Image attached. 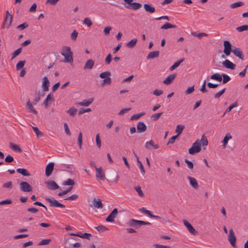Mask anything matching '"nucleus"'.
<instances>
[{
  "label": "nucleus",
  "instance_id": "nucleus-56",
  "mask_svg": "<svg viewBox=\"0 0 248 248\" xmlns=\"http://www.w3.org/2000/svg\"><path fill=\"white\" fill-rule=\"evenodd\" d=\"M78 35V32L76 30H74L71 34V38L72 40H76Z\"/></svg>",
  "mask_w": 248,
  "mask_h": 248
},
{
  "label": "nucleus",
  "instance_id": "nucleus-19",
  "mask_svg": "<svg viewBox=\"0 0 248 248\" xmlns=\"http://www.w3.org/2000/svg\"><path fill=\"white\" fill-rule=\"evenodd\" d=\"M176 74L174 73L168 76L163 81V83L166 85L170 84L176 77Z\"/></svg>",
  "mask_w": 248,
  "mask_h": 248
},
{
  "label": "nucleus",
  "instance_id": "nucleus-21",
  "mask_svg": "<svg viewBox=\"0 0 248 248\" xmlns=\"http://www.w3.org/2000/svg\"><path fill=\"white\" fill-rule=\"evenodd\" d=\"M26 108V109L30 112H31L35 114H38L37 111L32 106V104L31 103L30 100H29L27 102Z\"/></svg>",
  "mask_w": 248,
  "mask_h": 248
},
{
  "label": "nucleus",
  "instance_id": "nucleus-23",
  "mask_svg": "<svg viewBox=\"0 0 248 248\" xmlns=\"http://www.w3.org/2000/svg\"><path fill=\"white\" fill-rule=\"evenodd\" d=\"M94 64V62L92 59L88 60L85 63L84 66V69H92Z\"/></svg>",
  "mask_w": 248,
  "mask_h": 248
},
{
  "label": "nucleus",
  "instance_id": "nucleus-1",
  "mask_svg": "<svg viewBox=\"0 0 248 248\" xmlns=\"http://www.w3.org/2000/svg\"><path fill=\"white\" fill-rule=\"evenodd\" d=\"M223 45L224 47L223 52L226 56L230 55L231 52H232L235 56L238 57L240 59L242 60L244 59L243 52L239 48L232 46L231 43L228 41H224Z\"/></svg>",
  "mask_w": 248,
  "mask_h": 248
},
{
  "label": "nucleus",
  "instance_id": "nucleus-34",
  "mask_svg": "<svg viewBox=\"0 0 248 248\" xmlns=\"http://www.w3.org/2000/svg\"><path fill=\"white\" fill-rule=\"evenodd\" d=\"M210 78L218 81H221L222 80V75H220L219 74H214L211 76Z\"/></svg>",
  "mask_w": 248,
  "mask_h": 248
},
{
  "label": "nucleus",
  "instance_id": "nucleus-39",
  "mask_svg": "<svg viewBox=\"0 0 248 248\" xmlns=\"http://www.w3.org/2000/svg\"><path fill=\"white\" fill-rule=\"evenodd\" d=\"M110 75H111V74H110V72L107 71V72H104L101 73L100 74L99 77L101 78L105 79V78H109Z\"/></svg>",
  "mask_w": 248,
  "mask_h": 248
},
{
  "label": "nucleus",
  "instance_id": "nucleus-38",
  "mask_svg": "<svg viewBox=\"0 0 248 248\" xmlns=\"http://www.w3.org/2000/svg\"><path fill=\"white\" fill-rule=\"evenodd\" d=\"M244 5V3L242 1L236 2L232 3L230 5V7L232 9H234L238 7H240Z\"/></svg>",
  "mask_w": 248,
  "mask_h": 248
},
{
  "label": "nucleus",
  "instance_id": "nucleus-2",
  "mask_svg": "<svg viewBox=\"0 0 248 248\" xmlns=\"http://www.w3.org/2000/svg\"><path fill=\"white\" fill-rule=\"evenodd\" d=\"M61 54L64 57V62H70L73 61V52L71 50L70 47L63 46L62 48Z\"/></svg>",
  "mask_w": 248,
  "mask_h": 248
},
{
  "label": "nucleus",
  "instance_id": "nucleus-51",
  "mask_svg": "<svg viewBox=\"0 0 248 248\" xmlns=\"http://www.w3.org/2000/svg\"><path fill=\"white\" fill-rule=\"evenodd\" d=\"M154 144V141L151 140L145 143V147L148 149H151V147H153Z\"/></svg>",
  "mask_w": 248,
  "mask_h": 248
},
{
  "label": "nucleus",
  "instance_id": "nucleus-6",
  "mask_svg": "<svg viewBox=\"0 0 248 248\" xmlns=\"http://www.w3.org/2000/svg\"><path fill=\"white\" fill-rule=\"evenodd\" d=\"M45 200L49 203L50 206L52 207H60L62 208L65 207L64 204L60 203L57 200L53 198L46 197Z\"/></svg>",
  "mask_w": 248,
  "mask_h": 248
},
{
  "label": "nucleus",
  "instance_id": "nucleus-9",
  "mask_svg": "<svg viewBox=\"0 0 248 248\" xmlns=\"http://www.w3.org/2000/svg\"><path fill=\"white\" fill-rule=\"evenodd\" d=\"M90 206L91 207H94L95 208H102L103 207V204L102 202V201L99 199H94L92 201V203L90 204Z\"/></svg>",
  "mask_w": 248,
  "mask_h": 248
},
{
  "label": "nucleus",
  "instance_id": "nucleus-42",
  "mask_svg": "<svg viewBox=\"0 0 248 248\" xmlns=\"http://www.w3.org/2000/svg\"><path fill=\"white\" fill-rule=\"evenodd\" d=\"M201 141V144L202 146H206L208 145V140H207L206 137L204 135H203L202 136Z\"/></svg>",
  "mask_w": 248,
  "mask_h": 248
},
{
  "label": "nucleus",
  "instance_id": "nucleus-57",
  "mask_svg": "<svg viewBox=\"0 0 248 248\" xmlns=\"http://www.w3.org/2000/svg\"><path fill=\"white\" fill-rule=\"evenodd\" d=\"M225 90L226 89L224 88L219 92L215 94L214 97L215 98H219L225 93Z\"/></svg>",
  "mask_w": 248,
  "mask_h": 248
},
{
  "label": "nucleus",
  "instance_id": "nucleus-48",
  "mask_svg": "<svg viewBox=\"0 0 248 248\" xmlns=\"http://www.w3.org/2000/svg\"><path fill=\"white\" fill-rule=\"evenodd\" d=\"M72 188H73L72 186L69 187L66 190H64L63 191H62V192H59L58 195L59 196H63L64 195H66L68 193L70 192L71 190L72 189Z\"/></svg>",
  "mask_w": 248,
  "mask_h": 248
},
{
  "label": "nucleus",
  "instance_id": "nucleus-10",
  "mask_svg": "<svg viewBox=\"0 0 248 248\" xmlns=\"http://www.w3.org/2000/svg\"><path fill=\"white\" fill-rule=\"evenodd\" d=\"M96 170V177L97 179L101 180H104L105 179V174L104 171H103L102 168H95Z\"/></svg>",
  "mask_w": 248,
  "mask_h": 248
},
{
  "label": "nucleus",
  "instance_id": "nucleus-12",
  "mask_svg": "<svg viewBox=\"0 0 248 248\" xmlns=\"http://www.w3.org/2000/svg\"><path fill=\"white\" fill-rule=\"evenodd\" d=\"M46 186L48 189L55 190L59 188V186L53 181H47L45 182Z\"/></svg>",
  "mask_w": 248,
  "mask_h": 248
},
{
  "label": "nucleus",
  "instance_id": "nucleus-22",
  "mask_svg": "<svg viewBox=\"0 0 248 248\" xmlns=\"http://www.w3.org/2000/svg\"><path fill=\"white\" fill-rule=\"evenodd\" d=\"M69 234L71 236H76L82 238H86L88 240L90 239V237L92 235L91 234L87 232H84V233L82 234V235H79V234L78 233H70Z\"/></svg>",
  "mask_w": 248,
  "mask_h": 248
},
{
  "label": "nucleus",
  "instance_id": "nucleus-60",
  "mask_svg": "<svg viewBox=\"0 0 248 248\" xmlns=\"http://www.w3.org/2000/svg\"><path fill=\"white\" fill-rule=\"evenodd\" d=\"M163 93L162 90H160L158 89H155L153 92V94L155 96H160Z\"/></svg>",
  "mask_w": 248,
  "mask_h": 248
},
{
  "label": "nucleus",
  "instance_id": "nucleus-63",
  "mask_svg": "<svg viewBox=\"0 0 248 248\" xmlns=\"http://www.w3.org/2000/svg\"><path fill=\"white\" fill-rule=\"evenodd\" d=\"M12 203V201L10 199H7L5 200L2 201L0 202V205H5V204H10Z\"/></svg>",
  "mask_w": 248,
  "mask_h": 248
},
{
  "label": "nucleus",
  "instance_id": "nucleus-11",
  "mask_svg": "<svg viewBox=\"0 0 248 248\" xmlns=\"http://www.w3.org/2000/svg\"><path fill=\"white\" fill-rule=\"evenodd\" d=\"M117 214L118 209L117 208L114 209L106 218V221L108 222L114 221V218L116 217Z\"/></svg>",
  "mask_w": 248,
  "mask_h": 248
},
{
  "label": "nucleus",
  "instance_id": "nucleus-18",
  "mask_svg": "<svg viewBox=\"0 0 248 248\" xmlns=\"http://www.w3.org/2000/svg\"><path fill=\"white\" fill-rule=\"evenodd\" d=\"M223 66L228 69L233 70L235 69L236 65L235 64L231 62L228 60H225L222 63Z\"/></svg>",
  "mask_w": 248,
  "mask_h": 248
},
{
  "label": "nucleus",
  "instance_id": "nucleus-41",
  "mask_svg": "<svg viewBox=\"0 0 248 248\" xmlns=\"http://www.w3.org/2000/svg\"><path fill=\"white\" fill-rule=\"evenodd\" d=\"M136 156L137 159V163L139 164V166L140 170L142 174H144L145 172V171L144 168L143 167V166L141 162L139 160V158L138 156H137V155H136Z\"/></svg>",
  "mask_w": 248,
  "mask_h": 248
},
{
  "label": "nucleus",
  "instance_id": "nucleus-24",
  "mask_svg": "<svg viewBox=\"0 0 248 248\" xmlns=\"http://www.w3.org/2000/svg\"><path fill=\"white\" fill-rule=\"evenodd\" d=\"M144 8L146 12L151 14L154 13L155 10V8L151 4H144Z\"/></svg>",
  "mask_w": 248,
  "mask_h": 248
},
{
  "label": "nucleus",
  "instance_id": "nucleus-13",
  "mask_svg": "<svg viewBox=\"0 0 248 248\" xmlns=\"http://www.w3.org/2000/svg\"><path fill=\"white\" fill-rule=\"evenodd\" d=\"M183 222L184 225L187 228L189 232L193 235H197L198 232L196 231V230L193 227V226L189 223L187 220H184Z\"/></svg>",
  "mask_w": 248,
  "mask_h": 248
},
{
  "label": "nucleus",
  "instance_id": "nucleus-33",
  "mask_svg": "<svg viewBox=\"0 0 248 248\" xmlns=\"http://www.w3.org/2000/svg\"><path fill=\"white\" fill-rule=\"evenodd\" d=\"M137 41V38L133 39L127 43L126 46L129 48H133L136 46Z\"/></svg>",
  "mask_w": 248,
  "mask_h": 248
},
{
  "label": "nucleus",
  "instance_id": "nucleus-28",
  "mask_svg": "<svg viewBox=\"0 0 248 248\" xmlns=\"http://www.w3.org/2000/svg\"><path fill=\"white\" fill-rule=\"evenodd\" d=\"M10 147L14 151L21 153L22 152V149L19 145L10 142L9 143Z\"/></svg>",
  "mask_w": 248,
  "mask_h": 248
},
{
  "label": "nucleus",
  "instance_id": "nucleus-3",
  "mask_svg": "<svg viewBox=\"0 0 248 248\" xmlns=\"http://www.w3.org/2000/svg\"><path fill=\"white\" fill-rule=\"evenodd\" d=\"M151 223L144 221L136 220L135 219H130L126 223V225L129 227H132L135 229H138L140 226L150 225Z\"/></svg>",
  "mask_w": 248,
  "mask_h": 248
},
{
  "label": "nucleus",
  "instance_id": "nucleus-64",
  "mask_svg": "<svg viewBox=\"0 0 248 248\" xmlns=\"http://www.w3.org/2000/svg\"><path fill=\"white\" fill-rule=\"evenodd\" d=\"M64 130H65V132L66 135H67L68 136H70L71 134L70 131L69 129L68 126L67 124V123H66L64 124Z\"/></svg>",
  "mask_w": 248,
  "mask_h": 248
},
{
  "label": "nucleus",
  "instance_id": "nucleus-50",
  "mask_svg": "<svg viewBox=\"0 0 248 248\" xmlns=\"http://www.w3.org/2000/svg\"><path fill=\"white\" fill-rule=\"evenodd\" d=\"M22 51V47H20L15 50L12 54V59H14Z\"/></svg>",
  "mask_w": 248,
  "mask_h": 248
},
{
  "label": "nucleus",
  "instance_id": "nucleus-53",
  "mask_svg": "<svg viewBox=\"0 0 248 248\" xmlns=\"http://www.w3.org/2000/svg\"><path fill=\"white\" fill-rule=\"evenodd\" d=\"M112 61V56L110 53H109L105 58V62L107 64H109Z\"/></svg>",
  "mask_w": 248,
  "mask_h": 248
},
{
  "label": "nucleus",
  "instance_id": "nucleus-47",
  "mask_svg": "<svg viewBox=\"0 0 248 248\" xmlns=\"http://www.w3.org/2000/svg\"><path fill=\"white\" fill-rule=\"evenodd\" d=\"M62 184L64 186H73L75 184V182L71 179H68L64 181Z\"/></svg>",
  "mask_w": 248,
  "mask_h": 248
},
{
  "label": "nucleus",
  "instance_id": "nucleus-58",
  "mask_svg": "<svg viewBox=\"0 0 248 248\" xmlns=\"http://www.w3.org/2000/svg\"><path fill=\"white\" fill-rule=\"evenodd\" d=\"M185 163L187 165V167L190 169H193L194 167V165L193 163L190 161H189L187 159H185Z\"/></svg>",
  "mask_w": 248,
  "mask_h": 248
},
{
  "label": "nucleus",
  "instance_id": "nucleus-62",
  "mask_svg": "<svg viewBox=\"0 0 248 248\" xmlns=\"http://www.w3.org/2000/svg\"><path fill=\"white\" fill-rule=\"evenodd\" d=\"M194 91V86L188 87L185 92L186 94H189L192 93Z\"/></svg>",
  "mask_w": 248,
  "mask_h": 248
},
{
  "label": "nucleus",
  "instance_id": "nucleus-4",
  "mask_svg": "<svg viewBox=\"0 0 248 248\" xmlns=\"http://www.w3.org/2000/svg\"><path fill=\"white\" fill-rule=\"evenodd\" d=\"M201 150V144L199 140L194 142L192 147L188 149V153L190 155H194L195 153H199Z\"/></svg>",
  "mask_w": 248,
  "mask_h": 248
},
{
  "label": "nucleus",
  "instance_id": "nucleus-44",
  "mask_svg": "<svg viewBox=\"0 0 248 248\" xmlns=\"http://www.w3.org/2000/svg\"><path fill=\"white\" fill-rule=\"evenodd\" d=\"M136 191L138 193L140 197H143L144 196V194L143 193L141 189V187L140 186H137L134 187Z\"/></svg>",
  "mask_w": 248,
  "mask_h": 248
},
{
  "label": "nucleus",
  "instance_id": "nucleus-27",
  "mask_svg": "<svg viewBox=\"0 0 248 248\" xmlns=\"http://www.w3.org/2000/svg\"><path fill=\"white\" fill-rule=\"evenodd\" d=\"M159 51H157V50L150 52L148 54V55L147 57V59H154L155 58L158 57L159 56Z\"/></svg>",
  "mask_w": 248,
  "mask_h": 248
},
{
  "label": "nucleus",
  "instance_id": "nucleus-45",
  "mask_svg": "<svg viewBox=\"0 0 248 248\" xmlns=\"http://www.w3.org/2000/svg\"><path fill=\"white\" fill-rule=\"evenodd\" d=\"M95 228L100 232H103L108 230V228L103 225H99L97 227H95Z\"/></svg>",
  "mask_w": 248,
  "mask_h": 248
},
{
  "label": "nucleus",
  "instance_id": "nucleus-25",
  "mask_svg": "<svg viewBox=\"0 0 248 248\" xmlns=\"http://www.w3.org/2000/svg\"><path fill=\"white\" fill-rule=\"evenodd\" d=\"M187 179L189 181V183L191 185V186L194 188H197L198 187V184L196 180V179L192 177L191 176H188Z\"/></svg>",
  "mask_w": 248,
  "mask_h": 248
},
{
  "label": "nucleus",
  "instance_id": "nucleus-30",
  "mask_svg": "<svg viewBox=\"0 0 248 248\" xmlns=\"http://www.w3.org/2000/svg\"><path fill=\"white\" fill-rule=\"evenodd\" d=\"M177 28V26L175 25L171 24L170 23H166L163 25H162L160 29L162 30H167L170 28Z\"/></svg>",
  "mask_w": 248,
  "mask_h": 248
},
{
  "label": "nucleus",
  "instance_id": "nucleus-61",
  "mask_svg": "<svg viewBox=\"0 0 248 248\" xmlns=\"http://www.w3.org/2000/svg\"><path fill=\"white\" fill-rule=\"evenodd\" d=\"M50 239H43L39 244L38 245H48L50 242Z\"/></svg>",
  "mask_w": 248,
  "mask_h": 248
},
{
  "label": "nucleus",
  "instance_id": "nucleus-7",
  "mask_svg": "<svg viewBox=\"0 0 248 248\" xmlns=\"http://www.w3.org/2000/svg\"><path fill=\"white\" fill-rule=\"evenodd\" d=\"M228 240L230 242L233 248L236 247V238L232 229L229 230V233L228 236Z\"/></svg>",
  "mask_w": 248,
  "mask_h": 248
},
{
  "label": "nucleus",
  "instance_id": "nucleus-14",
  "mask_svg": "<svg viewBox=\"0 0 248 248\" xmlns=\"http://www.w3.org/2000/svg\"><path fill=\"white\" fill-rule=\"evenodd\" d=\"M54 163L50 162L48 163L46 168V175L47 177L49 176L51 174L54 169Z\"/></svg>",
  "mask_w": 248,
  "mask_h": 248
},
{
  "label": "nucleus",
  "instance_id": "nucleus-8",
  "mask_svg": "<svg viewBox=\"0 0 248 248\" xmlns=\"http://www.w3.org/2000/svg\"><path fill=\"white\" fill-rule=\"evenodd\" d=\"M19 187L23 192H29L32 190L31 186L27 182H21L19 184Z\"/></svg>",
  "mask_w": 248,
  "mask_h": 248
},
{
  "label": "nucleus",
  "instance_id": "nucleus-54",
  "mask_svg": "<svg viewBox=\"0 0 248 248\" xmlns=\"http://www.w3.org/2000/svg\"><path fill=\"white\" fill-rule=\"evenodd\" d=\"M83 24H86L88 27H90L92 25L93 23L89 17H86L83 20Z\"/></svg>",
  "mask_w": 248,
  "mask_h": 248
},
{
  "label": "nucleus",
  "instance_id": "nucleus-26",
  "mask_svg": "<svg viewBox=\"0 0 248 248\" xmlns=\"http://www.w3.org/2000/svg\"><path fill=\"white\" fill-rule=\"evenodd\" d=\"M16 171L24 176H30L31 175L28 170L25 169L18 168L16 170Z\"/></svg>",
  "mask_w": 248,
  "mask_h": 248
},
{
  "label": "nucleus",
  "instance_id": "nucleus-20",
  "mask_svg": "<svg viewBox=\"0 0 248 248\" xmlns=\"http://www.w3.org/2000/svg\"><path fill=\"white\" fill-rule=\"evenodd\" d=\"M93 101V98H91L89 99H84L83 101L78 102L77 103V105L80 106H85L87 107L89 106L91 104H92Z\"/></svg>",
  "mask_w": 248,
  "mask_h": 248
},
{
  "label": "nucleus",
  "instance_id": "nucleus-17",
  "mask_svg": "<svg viewBox=\"0 0 248 248\" xmlns=\"http://www.w3.org/2000/svg\"><path fill=\"white\" fill-rule=\"evenodd\" d=\"M49 81L46 77H44L43 78V83L42 87L44 92H47L49 90Z\"/></svg>",
  "mask_w": 248,
  "mask_h": 248
},
{
  "label": "nucleus",
  "instance_id": "nucleus-43",
  "mask_svg": "<svg viewBox=\"0 0 248 248\" xmlns=\"http://www.w3.org/2000/svg\"><path fill=\"white\" fill-rule=\"evenodd\" d=\"M162 114H163V112H159V113L154 114L151 116V118L152 120H153L154 121H156L158 119H159V118H160V117L161 116V115Z\"/></svg>",
  "mask_w": 248,
  "mask_h": 248
},
{
  "label": "nucleus",
  "instance_id": "nucleus-46",
  "mask_svg": "<svg viewBox=\"0 0 248 248\" xmlns=\"http://www.w3.org/2000/svg\"><path fill=\"white\" fill-rule=\"evenodd\" d=\"M236 30L239 32L248 30V25H245L236 28Z\"/></svg>",
  "mask_w": 248,
  "mask_h": 248
},
{
  "label": "nucleus",
  "instance_id": "nucleus-49",
  "mask_svg": "<svg viewBox=\"0 0 248 248\" xmlns=\"http://www.w3.org/2000/svg\"><path fill=\"white\" fill-rule=\"evenodd\" d=\"M223 77V84H225L231 80L230 77L226 74H222Z\"/></svg>",
  "mask_w": 248,
  "mask_h": 248
},
{
  "label": "nucleus",
  "instance_id": "nucleus-35",
  "mask_svg": "<svg viewBox=\"0 0 248 248\" xmlns=\"http://www.w3.org/2000/svg\"><path fill=\"white\" fill-rule=\"evenodd\" d=\"M32 128L35 133L37 138H40L43 136V133L39 130L37 127L32 126Z\"/></svg>",
  "mask_w": 248,
  "mask_h": 248
},
{
  "label": "nucleus",
  "instance_id": "nucleus-32",
  "mask_svg": "<svg viewBox=\"0 0 248 248\" xmlns=\"http://www.w3.org/2000/svg\"><path fill=\"white\" fill-rule=\"evenodd\" d=\"M185 128V126L182 124H178L176 126V128L175 129V132L177 133L178 136L182 134L183 130Z\"/></svg>",
  "mask_w": 248,
  "mask_h": 248
},
{
  "label": "nucleus",
  "instance_id": "nucleus-37",
  "mask_svg": "<svg viewBox=\"0 0 248 248\" xmlns=\"http://www.w3.org/2000/svg\"><path fill=\"white\" fill-rule=\"evenodd\" d=\"M145 114V112H141L140 113H139V114H134L131 117L130 120L131 121H134V120H137V119H139L140 118L141 116H143Z\"/></svg>",
  "mask_w": 248,
  "mask_h": 248
},
{
  "label": "nucleus",
  "instance_id": "nucleus-52",
  "mask_svg": "<svg viewBox=\"0 0 248 248\" xmlns=\"http://www.w3.org/2000/svg\"><path fill=\"white\" fill-rule=\"evenodd\" d=\"M78 142L79 145V147L80 149L82 147V134L81 132H80L78 136Z\"/></svg>",
  "mask_w": 248,
  "mask_h": 248
},
{
  "label": "nucleus",
  "instance_id": "nucleus-5",
  "mask_svg": "<svg viewBox=\"0 0 248 248\" xmlns=\"http://www.w3.org/2000/svg\"><path fill=\"white\" fill-rule=\"evenodd\" d=\"M13 20V16L11 15L8 11L6 12L4 22L2 24V28L6 27L7 29L9 28L11 25Z\"/></svg>",
  "mask_w": 248,
  "mask_h": 248
},
{
  "label": "nucleus",
  "instance_id": "nucleus-16",
  "mask_svg": "<svg viewBox=\"0 0 248 248\" xmlns=\"http://www.w3.org/2000/svg\"><path fill=\"white\" fill-rule=\"evenodd\" d=\"M138 133L144 132L147 129V126L143 122H139L137 125Z\"/></svg>",
  "mask_w": 248,
  "mask_h": 248
},
{
  "label": "nucleus",
  "instance_id": "nucleus-40",
  "mask_svg": "<svg viewBox=\"0 0 248 248\" xmlns=\"http://www.w3.org/2000/svg\"><path fill=\"white\" fill-rule=\"evenodd\" d=\"M25 62V61H20L19 62H18L16 64V70H19L20 69L24 67Z\"/></svg>",
  "mask_w": 248,
  "mask_h": 248
},
{
  "label": "nucleus",
  "instance_id": "nucleus-36",
  "mask_svg": "<svg viewBox=\"0 0 248 248\" xmlns=\"http://www.w3.org/2000/svg\"><path fill=\"white\" fill-rule=\"evenodd\" d=\"M78 111V109L71 107L68 110H67V113H68L70 116H74Z\"/></svg>",
  "mask_w": 248,
  "mask_h": 248
},
{
  "label": "nucleus",
  "instance_id": "nucleus-59",
  "mask_svg": "<svg viewBox=\"0 0 248 248\" xmlns=\"http://www.w3.org/2000/svg\"><path fill=\"white\" fill-rule=\"evenodd\" d=\"M14 160V157L10 155H8L5 158V161L7 163H11L13 162Z\"/></svg>",
  "mask_w": 248,
  "mask_h": 248
},
{
  "label": "nucleus",
  "instance_id": "nucleus-15",
  "mask_svg": "<svg viewBox=\"0 0 248 248\" xmlns=\"http://www.w3.org/2000/svg\"><path fill=\"white\" fill-rule=\"evenodd\" d=\"M124 1L126 2L127 4L131 5L132 9L134 10L140 9L141 6V4L138 2H132L133 0H124Z\"/></svg>",
  "mask_w": 248,
  "mask_h": 248
},
{
  "label": "nucleus",
  "instance_id": "nucleus-31",
  "mask_svg": "<svg viewBox=\"0 0 248 248\" xmlns=\"http://www.w3.org/2000/svg\"><path fill=\"white\" fill-rule=\"evenodd\" d=\"M232 138V136L230 133H228L224 137V139L222 141V144L224 147L226 146L227 144L228 143V140Z\"/></svg>",
  "mask_w": 248,
  "mask_h": 248
},
{
  "label": "nucleus",
  "instance_id": "nucleus-29",
  "mask_svg": "<svg viewBox=\"0 0 248 248\" xmlns=\"http://www.w3.org/2000/svg\"><path fill=\"white\" fill-rule=\"evenodd\" d=\"M184 61V58H182L180 60L177 61V62H175L174 64L171 66L170 68V71H173L176 68L178 67L179 65Z\"/></svg>",
  "mask_w": 248,
  "mask_h": 248
},
{
  "label": "nucleus",
  "instance_id": "nucleus-55",
  "mask_svg": "<svg viewBox=\"0 0 248 248\" xmlns=\"http://www.w3.org/2000/svg\"><path fill=\"white\" fill-rule=\"evenodd\" d=\"M28 27V24L26 22H24L23 24H21L19 25H18L17 27V29H19V30H23L25 28H27Z\"/></svg>",
  "mask_w": 248,
  "mask_h": 248
}]
</instances>
